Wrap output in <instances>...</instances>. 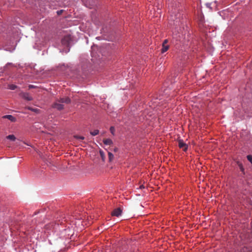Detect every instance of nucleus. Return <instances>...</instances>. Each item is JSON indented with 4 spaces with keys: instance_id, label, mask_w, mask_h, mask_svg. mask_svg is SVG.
<instances>
[{
    "instance_id": "obj_21",
    "label": "nucleus",
    "mask_w": 252,
    "mask_h": 252,
    "mask_svg": "<svg viewBox=\"0 0 252 252\" xmlns=\"http://www.w3.org/2000/svg\"><path fill=\"white\" fill-rule=\"evenodd\" d=\"M168 42V41L167 39H165L162 43V45H167Z\"/></svg>"
},
{
    "instance_id": "obj_7",
    "label": "nucleus",
    "mask_w": 252,
    "mask_h": 252,
    "mask_svg": "<svg viewBox=\"0 0 252 252\" xmlns=\"http://www.w3.org/2000/svg\"><path fill=\"white\" fill-rule=\"evenodd\" d=\"M53 107L59 110H61L63 109V105L58 103H55L53 105Z\"/></svg>"
},
{
    "instance_id": "obj_19",
    "label": "nucleus",
    "mask_w": 252,
    "mask_h": 252,
    "mask_svg": "<svg viewBox=\"0 0 252 252\" xmlns=\"http://www.w3.org/2000/svg\"><path fill=\"white\" fill-rule=\"evenodd\" d=\"M74 137L76 139H81V140H83L84 139V137H83V136H78V135H75L74 136Z\"/></svg>"
},
{
    "instance_id": "obj_6",
    "label": "nucleus",
    "mask_w": 252,
    "mask_h": 252,
    "mask_svg": "<svg viewBox=\"0 0 252 252\" xmlns=\"http://www.w3.org/2000/svg\"><path fill=\"white\" fill-rule=\"evenodd\" d=\"M2 118L3 119H7L11 122H15L16 120V118L13 117L12 115H4L2 116Z\"/></svg>"
},
{
    "instance_id": "obj_9",
    "label": "nucleus",
    "mask_w": 252,
    "mask_h": 252,
    "mask_svg": "<svg viewBox=\"0 0 252 252\" xmlns=\"http://www.w3.org/2000/svg\"><path fill=\"white\" fill-rule=\"evenodd\" d=\"M169 48V46L168 45H162V48L161 50V52L162 53H164L166 52Z\"/></svg>"
},
{
    "instance_id": "obj_23",
    "label": "nucleus",
    "mask_w": 252,
    "mask_h": 252,
    "mask_svg": "<svg viewBox=\"0 0 252 252\" xmlns=\"http://www.w3.org/2000/svg\"><path fill=\"white\" fill-rule=\"evenodd\" d=\"M114 151H115V152H116V151H117V148H115V149H114Z\"/></svg>"
},
{
    "instance_id": "obj_20",
    "label": "nucleus",
    "mask_w": 252,
    "mask_h": 252,
    "mask_svg": "<svg viewBox=\"0 0 252 252\" xmlns=\"http://www.w3.org/2000/svg\"><path fill=\"white\" fill-rule=\"evenodd\" d=\"M29 89H34L36 88V86L32 85H30L29 86Z\"/></svg>"
},
{
    "instance_id": "obj_10",
    "label": "nucleus",
    "mask_w": 252,
    "mask_h": 252,
    "mask_svg": "<svg viewBox=\"0 0 252 252\" xmlns=\"http://www.w3.org/2000/svg\"><path fill=\"white\" fill-rule=\"evenodd\" d=\"M26 108L36 113H38L40 111L39 109H38L37 108H33L29 106L26 107Z\"/></svg>"
},
{
    "instance_id": "obj_3",
    "label": "nucleus",
    "mask_w": 252,
    "mask_h": 252,
    "mask_svg": "<svg viewBox=\"0 0 252 252\" xmlns=\"http://www.w3.org/2000/svg\"><path fill=\"white\" fill-rule=\"evenodd\" d=\"M178 146L180 148L182 149L184 151H186L188 148V146L182 139L178 140Z\"/></svg>"
},
{
    "instance_id": "obj_17",
    "label": "nucleus",
    "mask_w": 252,
    "mask_h": 252,
    "mask_svg": "<svg viewBox=\"0 0 252 252\" xmlns=\"http://www.w3.org/2000/svg\"><path fill=\"white\" fill-rule=\"evenodd\" d=\"M247 158L248 160L252 163V156L251 155H248L247 156Z\"/></svg>"
},
{
    "instance_id": "obj_15",
    "label": "nucleus",
    "mask_w": 252,
    "mask_h": 252,
    "mask_svg": "<svg viewBox=\"0 0 252 252\" xmlns=\"http://www.w3.org/2000/svg\"><path fill=\"white\" fill-rule=\"evenodd\" d=\"M108 158L109 161H112L113 159L114 156L111 152H108Z\"/></svg>"
},
{
    "instance_id": "obj_13",
    "label": "nucleus",
    "mask_w": 252,
    "mask_h": 252,
    "mask_svg": "<svg viewBox=\"0 0 252 252\" xmlns=\"http://www.w3.org/2000/svg\"><path fill=\"white\" fill-rule=\"evenodd\" d=\"M99 154H100V156L101 157V158L102 160L103 161H104L105 158V153L102 150H100L99 151Z\"/></svg>"
},
{
    "instance_id": "obj_4",
    "label": "nucleus",
    "mask_w": 252,
    "mask_h": 252,
    "mask_svg": "<svg viewBox=\"0 0 252 252\" xmlns=\"http://www.w3.org/2000/svg\"><path fill=\"white\" fill-rule=\"evenodd\" d=\"M122 210L120 208H118L113 210L111 215L113 216L119 217L121 215Z\"/></svg>"
},
{
    "instance_id": "obj_1",
    "label": "nucleus",
    "mask_w": 252,
    "mask_h": 252,
    "mask_svg": "<svg viewBox=\"0 0 252 252\" xmlns=\"http://www.w3.org/2000/svg\"><path fill=\"white\" fill-rule=\"evenodd\" d=\"M72 40V38L70 35H66L63 37L62 39V44L65 47H68L69 46L70 42Z\"/></svg>"
},
{
    "instance_id": "obj_16",
    "label": "nucleus",
    "mask_w": 252,
    "mask_h": 252,
    "mask_svg": "<svg viewBox=\"0 0 252 252\" xmlns=\"http://www.w3.org/2000/svg\"><path fill=\"white\" fill-rule=\"evenodd\" d=\"M98 133H99V130L97 129H95L94 131L90 132L91 134L93 136H95L97 134H98Z\"/></svg>"
},
{
    "instance_id": "obj_12",
    "label": "nucleus",
    "mask_w": 252,
    "mask_h": 252,
    "mask_svg": "<svg viewBox=\"0 0 252 252\" xmlns=\"http://www.w3.org/2000/svg\"><path fill=\"white\" fill-rule=\"evenodd\" d=\"M6 138L7 139H9V140L13 141H14L16 140L15 136L14 135H13V134L9 135L8 136H7Z\"/></svg>"
},
{
    "instance_id": "obj_14",
    "label": "nucleus",
    "mask_w": 252,
    "mask_h": 252,
    "mask_svg": "<svg viewBox=\"0 0 252 252\" xmlns=\"http://www.w3.org/2000/svg\"><path fill=\"white\" fill-rule=\"evenodd\" d=\"M17 88V86L14 84H10L8 86V88L11 90H14Z\"/></svg>"
},
{
    "instance_id": "obj_22",
    "label": "nucleus",
    "mask_w": 252,
    "mask_h": 252,
    "mask_svg": "<svg viewBox=\"0 0 252 252\" xmlns=\"http://www.w3.org/2000/svg\"><path fill=\"white\" fill-rule=\"evenodd\" d=\"M62 10L58 11L57 12L58 14H60L62 13Z\"/></svg>"
},
{
    "instance_id": "obj_11",
    "label": "nucleus",
    "mask_w": 252,
    "mask_h": 252,
    "mask_svg": "<svg viewBox=\"0 0 252 252\" xmlns=\"http://www.w3.org/2000/svg\"><path fill=\"white\" fill-rule=\"evenodd\" d=\"M237 164L238 165V166L239 167V168H240L241 171H242V172H243L244 173V168L243 167L242 163L239 161H237Z\"/></svg>"
},
{
    "instance_id": "obj_18",
    "label": "nucleus",
    "mask_w": 252,
    "mask_h": 252,
    "mask_svg": "<svg viewBox=\"0 0 252 252\" xmlns=\"http://www.w3.org/2000/svg\"><path fill=\"white\" fill-rule=\"evenodd\" d=\"M110 130L111 133L114 135L115 132V127H110Z\"/></svg>"
},
{
    "instance_id": "obj_8",
    "label": "nucleus",
    "mask_w": 252,
    "mask_h": 252,
    "mask_svg": "<svg viewBox=\"0 0 252 252\" xmlns=\"http://www.w3.org/2000/svg\"><path fill=\"white\" fill-rule=\"evenodd\" d=\"M103 142V143L106 145H110L112 144V141L110 139H104Z\"/></svg>"
},
{
    "instance_id": "obj_5",
    "label": "nucleus",
    "mask_w": 252,
    "mask_h": 252,
    "mask_svg": "<svg viewBox=\"0 0 252 252\" xmlns=\"http://www.w3.org/2000/svg\"><path fill=\"white\" fill-rule=\"evenodd\" d=\"M59 102L61 103H64L68 104L71 102V100L69 97H66L61 98L60 99V100H59Z\"/></svg>"
},
{
    "instance_id": "obj_2",
    "label": "nucleus",
    "mask_w": 252,
    "mask_h": 252,
    "mask_svg": "<svg viewBox=\"0 0 252 252\" xmlns=\"http://www.w3.org/2000/svg\"><path fill=\"white\" fill-rule=\"evenodd\" d=\"M19 95L27 101H32L33 100V97L28 93L22 92L20 93Z\"/></svg>"
}]
</instances>
